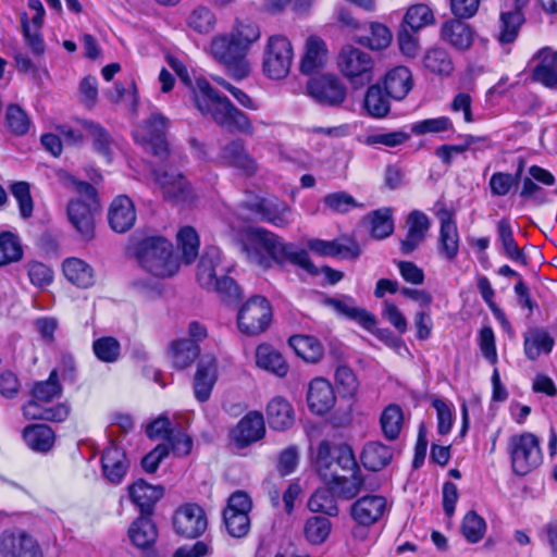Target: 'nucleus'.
I'll use <instances>...</instances> for the list:
<instances>
[{
  "label": "nucleus",
  "instance_id": "nucleus-1",
  "mask_svg": "<svg viewBox=\"0 0 557 557\" xmlns=\"http://www.w3.org/2000/svg\"><path fill=\"white\" fill-rule=\"evenodd\" d=\"M166 62L180 79L191 88L195 106L202 114H209L218 125L231 132L248 136L255 134L249 116L235 107L227 97L214 90L206 78H197L193 85L186 66L178 59L168 55Z\"/></svg>",
  "mask_w": 557,
  "mask_h": 557
},
{
  "label": "nucleus",
  "instance_id": "nucleus-2",
  "mask_svg": "<svg viewBox=\"0 0 557 557\" xmlns=\"http://www.w3.org/2000/svg\"><path fill=\"white\" fill-rule=\"evenodd\" d=\"M243 250L249 262L262 269H269L273 263L280 265L290 263L310 274L319 272L305 249L285 243L281 237L264 228H251L247 234Z\"/></svg>",
  "mask_w": 557,
  "mask_h": 557
},
{
  "label": "nucleus",
  "instance_id": "nucleus-3",
  "mask_svg": "<svg viewBox=\"0 0 557 557\" xmlns=\"http://www.w3.org/2000/svg\"><path fill=\"white\" fill-rule=\"evenodd\" d=\"M260 35L257 24L237 20L228 34L212 39L211 54L234 79H244L250 72L247 54Z\"/></svg>",
  "mask_w": 557,
  "mask_h": 557
},
{
  "label": "nucleus",
  "instance_id": "nucleus-4",
  "mask_svg": "<svg viewBox=\"0 0 557 557\" xmlns=\"http://www.w3.org/2000/svg\"><path fill=\"white\" fill-rule=\"evenodd\" d=\"M134 255L140 267L157 277H170L180 268L173 245L162 236H150L138 242Z\"/></svg>",
  "mask_w": 557,
  "mask_h": 557
},
{
  "label": "nucleus",
  "instance_id": "nucleus-5",
  "mask_svg": "<svg viewBox=\"0 0 557 557\" xmlns=\"http://www.w3.org/2000/svg\"><path fill=\"white\" fill-rule=\"evenodd\" d=\"M226 270L221 265L220 249L210 246L200 257L197 280L203 288L215 292L224 300L233 301L239 298L240 292L236 282L225 274Z\"/></svg>",
  "mask_w": 557,
  "mask_h": 557
},
{
  "label": "nucleus",
  "instance_id": "nucleus-6",
  "mask_svg": "<svg viewBox=\"0 0 557 557\" xmlns=\"http://www.w3.org/2000/svg\"><path fill=\"white\" fill-rule=\"evenodd\" d=\"M75 191L77 197L66 207L67 219L81 238L89 242L95 236V214L99 209L97 190L87 182H76Z\"/></svg>",
  "mask_w": 557,
  "mask_h": 557
},
{
  "label": "nucleus",
  "instance_id": "nucleus-7",
  "mask_svg": "<svg viewBox=\"0 0 557 557\" xmlns=\"http://www.w3.org/2000/svg\"><path fill=\"white\" fill-rule=\"evenodd\" d=\"M337 66L355 88L363 87L373 79L374 60L369 52L355 46L346 45L341 49Z\"/></svg>",
  "mask_w": 557,
  "mask_h": 557
},
{
  "label": "nucleus",
  "instance_id": "nucleus-8",
  "mask_svg": "<svg viewBox=\"0 0 557 557\" xmlns=\"http://www.w3.org/2000/svg\"><path fill=\"white\" fill-rule=\"evenodd\" d=\"M168 126V117L160 112H153L134 135L136 141L160 161L173 159L165 138Z\"/></svg>",
  "mask_w": 557,
  "mask_h": 557
},
{
  "label": "nucleus",
  "instance_id": "nucleus-9",
  "mask_svg": "<svg viewBox=\"0 0 557 557\" xmlns=\"http://www.w3.org/2000/svg\"><path fill=\"white\" fill-rule=\"evenodd\" d=\"M508 450L512 470L518 475L530 473L543 459L540 441L532 433L512 435L509 438Z\"/></svg>",
  "mask_w": 557,
  "mask_h": 557
},
{
  "label": "nucleus",
  "instance_id": "nucleus-10",
  "mask_svg": "<svg viewBox=\"0 0 557 557\" xmlns=\"http://www.w3.org/2000/svg\"><path fill=\"white\" fill-rule=\"evenodd\" d=\"M272 321V308L267 298L253 296L239 309L237 324L242 333L255 336L264 332Z\"/></svg>",
  "mask_w": 557,
  "mask_h": 557
},
{
  "label": "nucleus",
  "instance_id": "nucleus-11",
  "mask_svg": "<svg viewBox=\"0 0 557 557\" xmlns=\"http://www.w3.org/2000/svg\"><path fill=\"white\" fill-rule=\"evenodd\" d=\"M251 508V498L243 491H236L228 497L227 505L223 510V520L231 536L242 539L248 534Z\"/></svg>",
  "mask_w": 557,
  "mask_h": 557
},
{
  "label": "nucleus",
  "instance_id": "nucleus-12",
  "mask_svg": "<svg viewBox=\"0 0 557 557\" xmlns=\"http://www.w3.org/2000/svg\"><path fill=\"white\" fill-rule=\"evenodd\" d=\"M293 60V49L289 40L283 36H271L268 41L263 72L273 79L284 78Z\"/></svg>",
  "mask_w": 557,
  "mask_h": 557
},
{
  "label": "nucleus",
  "instance_id": "nucleus-13",
  "mask_svg": "<svg viewBox=\"0 0 557 557\" xmlns=\"http://www.w3.org/2000/svg\"><path fill=\"white\" fill-rule=\"evenodd\" d=\"M307 91L318 103L327 107L341 106L347 96L346 86L334 74H324L309 79Z\"/></svg>",
  "mask_w": 557,
  "mask_h": 557
},
{
  "label": "nucleus",
  "instance_id": "nucleus-14",
  "mask_svg": "<svg viewBox=\"0 0 557 557\" xmlns=\"http://www.w3.org/2000/svg\"><path fill=\"white\" fill-rule=\"evenodd\" d=\"M173 524L177 534L187 539H195L207 530L208 520L200 506L187 504L176 510Z\"/></svg>",
  "mask_w": 557,
  "mask_h": 557
},
{
  "label": "nucleus",
  "instance_id": "nucleus-15",
  "mask_svg": "<svg viewBox=\"0 0 557 557\" xmlns=\"http://www.w3.org/2000/svg\"><path fill=\"white\" fill-rule=\"evenodd\" d=\"M0 552L3 557H44L37 540L24 531L4 533Z\"/></svg>",
  "mask_w": 557,
  "mask_h": 557
},
{
  "label": "nucleus",
  "instance_id": "nucleus-16",
  "mask_svg": "<svg viewBox=\"0 0 557 557\" xmlns=\"http://www.w3.org/2000/svg\"><path fill=\"white\" fill-rule=\"evenodd\" d=\"M387 508L386 498L381 495H366L358 498L350 507L351 518L360 525L376 523Z\"/></svg>",
  "mask_w": 557,
  "mask_h": 557
},
{
  "label": "nucleus",
  "instance_id": "nucleus-17",
  "mask_svg": "<svg viewBox=\"0 0 557 557\" xmlns=\"http://www.w3.org/2000/svg\"><path fill=\"white\" fill-rule=\"evenodd\" d=\"M407 234L400 239L399 249L403 255L412 253L424 240L431 227L429 216L419 210L411 211L406 220Z\"/></svg>",
  "mask_w": 557,
  "mask_h": 557
},
{
  "label": "nucleus",
  "instance_id": "nucleus-18",
  "mask_svg": "<svg viewBox=\"0 0 557 557\" xmlns=\"http://www.w3.org/2000/svg\"><path fill=\"white\" fill-rule=\"evenodd\" d=\"M370 479V476H364L361 471H354L350 476L334 473L326 483L332 485V490L338 497L349 500L362 491H373L377 487V484Z\"/></svg>",
  "mask_w": 557,
  "mask_h": 557
},
{
  "label": "nucleus",
  "instance_id": "nucleus-19",
  "mask_svg": "<svg viewBox=\"0 0 557 557\" xmlns=\"http://www.w3.org/2000/svg\"><path fill=\"white\" fill-rule=\"evenodd\" d=\"M101 468L103 476L109 482L120 484L129 468L124 449L114 443L106 447L101 456Z\"/></svg>",
  "mask_w": 557,
  "mask_h": 557
},
{
  "label": "nucleus",
  "instance_id": "nucleus-20",
  "mask_svg": "<svg viewBox=\"0 0 557 557\" xmlns=\"http://www.w3.org/2000/svg\"><path fill=\"white\" fill-rule=\"evenodd\" d=\"M108 221L116 233H125L134 226L136 209L128 196L120 195L113 199L109 208Z\"/></svg>",
  "mask_w": 557,
  "mask_h": 557
},
{
  "label": "nucleus",
  "instance_id": "nucleus-21",
  "mask_svg": "<svg viewBox=\"0 0 557 557\" xmlns=\"http://www.w3.org/2000/svg\"><path fill=\"white\" fill-rule=\"evenodd\" d=\"M220 160L226 165L243 171L246 175H253L258 171L256 160L248 153L242 139H234L223 146Z\"/></svg>",
  "mask_w": 557,
  "mask_h": 557
},
{
  "label": "nucleus",
  "instance_id": "nucleus-22",
  "mask_svg": "<svg viewBox=\"0 0 557 557\" xmlns=\"http://www.w3.org/2000/svg\"><path fill=\"white\" fill-rule=\"evenodd\" d=\"M265 433L261 412L250 411L244 416L233 430V438L239 447H245L262 438Z\"/></svg>",
  "mask_w": 557,
  "mask_h": 557
},
{
  "label": "nucleus",
  "instance_id": "nucleus-23",
  "mask_svg": "<svg viewBox=\"0 0 557 557\" xmlns=\"http://www.w3.org/2000/svg\"><path fill=\"white\" fill-rule=\"evenodd\" d=\"M216 379V359L214 357H203L197 366V370L194 377L195 397L200 403H205L210 398Z\"/></svg>",
  "mask_w": 557,
  "mask_h": 557
},
{
  "label": "nucleus",
  "instance_id": "nucleus-24",
  "mask_svg": "<svg viewBox=\"0 0 557 557\" xmlns=\"http://www.w3.org/2000/svg\"><path fill=\"white\" fill-rule=\"evenodd\" d=\"M441 220L438 252L445 259L454 260L459 251V235L453 214L447 210L438 212Z\"/></svg>",
  "mask_w": 557,
  "mask_h": 557
},
{
  "label": "nucleus",
  "instance_id": "nucleus-25",
  "mask_svg": "<svg viewBox=\"0 0 557 557\" xmlns=\"http://www.w3.org/2000/svg\"><path fill=\"white\" fill-rule=\"evenodd\" d=\"M336 400L333 386L322 377L313 379L308 388L307 403L315 414H324L334 406Z\"/></svg>",
  "mask_w": 557,
  "mask_h": 557
},
{
  "label": "nucleus",
  "instance_id": "nucleus-26",
  "mask_svg": "<svg viewBox=\"0 0 557 557\" xmlns=\"http://www.w3.org/2000/svg\"><path fill=\"white\" fill-rule=\"evenodd\" d=\"M163 494L162 485H151L144 480H137L128 486L129 498L139 508L141 515H151L154 505Z\"/></svg>",
  "mask_w": 557,
  "mask_h": 557
},
{
  "label": "nucleus",
  "instance_id": "nucleus-27",
  "mask_svg": "<svg viewBox=\"0 0 557 557\" xmlns=\"http://www.w3.org/2000/svg\"><path fill=\"white\" fill-rule=\"evenodd\" d=\"M309 249L321 257H342L356 259L360 255L359 245L350 239L322 240L311 239Z\"/></svg>",
  "mask_w": 557,
  "mask_h": 557
},
{
  "label": "nucleus",
  "instance_id": "nucleus-28",
  "mask_svg": "<svg viewBox=\"0 0 557 557\" xmlns=\"http://www.w3.org/2000/svg\"><path fill=\"white\" fill-rule=\"evenodd\" d=\"M255 210L260 214L261 220L277 227H285L293 222L292 208L277 199H260Z\"/></svg>",
  "mask_w": 557,
  "mask_h": 557
},
{
  "label": "nucleus",
  "instance_id": "nucleus-29",
  "mask_svg": "<svg viewBox=\"0 0 557 557\" xmlns=\"http://www.w3.org/2000/svg\"><path fill=\"white\" fill-rule=\"evenodd\" d=\"M554 345V338L543 327L529 329L523 335L524 355L531 361L537 360L542 354H550Z\"/></svg>",
  "mask_w": 557,
  "mask_h": 557
},
{
  "label": "nucleus",
  "instance_id": "nucleus-30",
  "mask_svg": "<svg viewBox=\"0 0 557 557\" xmlns=\"http://www.w3.org/2000/svg\"><path fill=\"white\" fill-rule=\"evenodd\" d=\"M441 39L457 50H467L473 41L470 26L460 20H450L441 27Z\"/></svg>",
  "mask_w": 557,
  "mask_h": 557
},
{
  "label": "nucleus",
  "instance_id": "nucleus-31",
  "mask_svg": "<svg viewBox=\"0 0 557 557\" xmlns=\"http://www.w3.org/2000/svg\"><path fill=\"white\" fill-rule=\"evenodd\" d=\"M327 60V49L325 42L311 36L306 41L305 54L300 62V71L306 75H311L324 66Z\"/></svg>",
  "mask_w": 557,
  "mask_h": 557
},
{
  "label": "nucleus",
  "instance_id": "nucleus-32",
  "mask_svg": "<svg viewBox=\"0 0 557 557\" xmlns=\"http://www.w3.org/2000/svg\"><path fill=\"white\" fill-rule=\"evenodd\" d=\"M324 304L333 308L338 314L357 321L368 330L375 325V318L367 310L355 307L354 299L350 297H345L343 299L329 297L324 299Z\"/></svg>",
  "mask_w": 557,
  "mask_h": 557
},
{
  "label": "nucleus",
  "instance_id": "nucleus-33",
  "mask_svg": "<svg viewBox=\"0 0 557 557\" xmlns=\"http://www.w3.org/2000/svg\"><path fill=\"white\" fill-rule=\"evenodd\" d=\"M385 91L392 99L403 100L412 88V75L408 67L396 66L386 73Z\"/></svg>",
  "mask_w": 557,
  "mask_h": 557
},
{
  "label": "nucleus",
  "instance_id": "nucleus-34",
  "mask_svg": "<svg viewBox=\"0 0 557 557\" xmlns=\"http://www.w3.org/2000/svg\"><path fill=\"white\" fill-rule=\"evenodd\" d=\"M149 516L150 515H141L128 529V536L132 543L140 549L151 547L158 537L157 527Z\"/></svg>",
  "mask_w": 557,
  "mask_h": 557
},
{
  "label": "nucleus",
  "instance_id": "nucleus-35",
  "mask_svg": "<svg viewBox=\"0 0 557 557\" xmlns=\"http://www.w3.org/2000/svg\"><path fill=\"white\" fill-rule=\"evenodd\" d=\"M267 417L270 426L277 431L289 429L295 421L292 405L283 397H275L268 404Z\"/></svg>",
  "mask_w": 557,
  "mask_h": 557
},
{
  "label": "nucleus",
  "instance_id": "nucleus-36",
  "mask_svg": "<svg viewBox=\"0 0 557 557\" xmlns=\"http://www.w3.org/2000/svg\"><path fill=\"white\" fill-rule=\"evenodd\" d=\"M360 458L364 468L380 471L392 461L393 450L380 442H369L364 445Z\"/></svg>",
  "mask_w": 557,
  "mask_h": 557
},
{
  "label": "nucleus",
  "instance_id": "nucleus-37",
  "mask_svg": "<svg viewBox=\"0 0 557 557\" xmlns=\"http://www.w3.org/2000/svg\"><path fill=\"white\" fill-rule=\"evenodd\" d=\"M256 363L259 368L267 370L280 377L288 372V364L282 354L270 345H259L256 349Z\"/></svg>",
  "mask_w": 557,
  "mask_h": 557
},
{
  "label": "nucleus",
  "instance_id": "nucleus-38",
  "mask_svg": "<svg viewBox=\"0 0 557 557\" xmlns=\"http://www.w3.org/2000/svg\"><path fill=\"white\" fill-rule=\"evenodd\" d=\"M200 355V346L187 338L175 339L170 345V356L174 368H188Z\"/></svg>",
  "mask_w": 557,
  "mask_h": 557
},
{
  "label": "nucleus",
  "instance_id": "nucleus-39",
  "mask_svg": "<svg viewBox=\"0 0 557 557\" xmlns=\"http://www.w3.org/2000/svg\"><path fill=\"white\" fill-rule=\"evenodd\" d=\"M297 356L310 363L319 362L324 354L321 342L310 335H294L288 341Z\"/></svg>",
  "mask_w": 557,
  "mask_h": 557
},
{
  "label": "nucleus",
  "instance_id": "nucleus-40",
  "mask_svg": "<svg viewBox=\"0 0 557 557\" xmlns=\"http://www.w3.org/2000/svg\"><path fill=\"white\" fill-rule=\"evenodd\" d=\"M497 236L500 242L505 256L511 261L527 265L528 259L522 249H520L513 238V232L509 220L502 219L497 223Z\"/></svg>",
  "mask_w": 557,
  "mask_h": 557
},
{
  "label": "nucleus",
  "instance_id": "nucleus-41",
  "mask_svg": "<svg viewBox=\"0 0 557 557\" xmlns=\"http://www.w3.org/2000/svg\"><path fill=\"white\" fill-rule=\"evenodd\" d=\"M63 273L72 284L87 288L94 284V271L89 264L78 258H67L63 262Z\"/></svg>",
  "mask_w": 557,
  "mask_h": 557
},
{
  "label": "nucleus",
  "instance_id": "nucleus-42",
  "mask_svg": "<svg viewBox=\"0 0 557 557\" xmlns=\"http://www.w3.org/2000/svg\"><path fill=\"white\" fill-rule=\"evenodd\" d=\"M391 97L383 91L380 85H371L364 95L363 108L368 115L382 119L391 111Z\"/></svg>",
  "mask_w": 557,
  "mask_h": 557
},
{
  "label": "nucleus",
  "instance_id": "nucleus-43",
  "mask_svg": "<svg viewBox=\"0 0 557 557\" xmlns=\"http://www.w3.org/2000/svg\"><path fill=\"white\" fill-rule=\"evenodd\" d=\"M23 438L33 450L47 451L53 446L54 433L46 424H32L24 429Z\"/></svg>",
  "mask_w": 557,
  "mask_h": 557
},
{
  "label": "nucleus",
  "instance_id": "nucleus-44",
  "mask_svg": "<svg viewBox=\"0 0 557 557\" xmlns=\"http://www.w3.org/2000/svg\"><path fill=\"white\" fill-rule=\"evenodd\" d=\"M524 23V16L521 10L503 12L498 23L497 39L502 45L512 44L518 37L519 29Z\"/></svg>",
  "mask_w": 557,
  "mask_h": 557
},
{
  "label": "nucleus",
  "instance_id": "nucleus-45",
  "mask_svg": "<svg viewBox=\"0 0 557 557\" xmlns=\"http://www.w3.org/2000/svg\"><path fill=\"white\" fill-rule=\"evenodd\" d=\"M549 53L550 48L548 47L539 51L541 61L533 71V78L548 88H557V64Z\"/></svg>",
  "mask_w": 557,
  "mask_h": 557
},
{
  "label": "nucleus",
  "instance_id": "nucleus-46",
  "mask_svg": "<svg viewBox=\"0 0 557 557\" xmlns=\"http://www.w3.org/2000/svg\"><path fill=\"white\" fill-rule=\"evenodd\" d=\"M78 123L92 138L95 151L102 154L110 162L112 144L110 134L100 124L92 121L79 120Z\"/></svg>",
  "mask_w": 557,
  "mask_h": 557
},
{
  "label": "nucleus",
  "instance_id": "nucleus-47",
  "mask_svg": "<svg viewBox=\"0 0 557 557\" xmlns=\"http://www.w3.org/2000/svg\"><path fill=\"white\" fill-rule=\"evenodd\" d=\"M404 422V413L397 404H391L384 408L380 424L385 438L389 441L396 440L401 431Z\"/></svg>",
  "mask_w": 557,
  "mask_h": 557
},
{
  "label": "nucleus",
  "instance_id": "nucleus-48",
  "mask_svg": "<svg viewBox=\"0 0 557 557\" xmlns=\"http://www.w3.org/2000/svg\"><path fill=\"white\" fill-rule=\"evenodd\" d=\"M435 21L433 11L424 3H417L407 9L400 26L410 28L413 33H418Z\"/></svg>",
  "mask_w": 557,
  "mask_h": 557
},
{
  "label": "nucleus",
  "instance_id": "nucleus-49",
  "mask_svg": "<svg viewBox=\"0 0 557 557\" xmlns=\"http://www.w3.org/2000/svg\"><path fill=\"white\" fill-rule=\"evenodd\" d=\"M334 455L335 446H332L327 441H322L319 444L314 459V468L324 482H327L332 474L337 473Z\"/></svg>",
  "mask_w": 557,
  "mask_h": 557
},
{
  "label": "nucleus",
  "instance_id": "nucleus-50",
  "mask_svg": "<svg viewBox=\"0 0 557 557\" xmlns=\"http://www.w3.org/2000/svg\"><path fill=\"white\" fill-rule=\"evenodd\" d=\"M332 487L318 488L308 500V508L312 512H323L330 517L338 513V507Z\"/></svg>",
  "mask_w": 557,
  "mask_h": 557
},
{
  "label": "nucleus",
  "instance_id": "nucleus-51",
  "mask_svg": "<svg viewBox=\"0 0 557 557\" xmlns=\"http://www.w3.org/2000/svg\"><path fill=\"white\" fill-rule=\"evenodd\" d=\"M423 65L426 70L438 75H449L454 64L449 53L443 48H432L423 57Z\"/></svg>",
  "mask_w": 557,
  "mask_h": 557
},
{
  "label": "nucleus",
  "instance_id": "nucleus-52",
  "mask_svg": "<svg viewBox=\"0 0 557 557\" xmlns=\"http://www.w3.org/2000/svg\"><path fill=\"white\" fill-rule=\"evenodd\" d=\"M371 235L376 239L388 237L394 231L393 212L389 208H381L369 214Z\"/></svg>",
  "mask_w": 557,
  "mask_h": 557
},
{
  "label": "nucleus",
  "instance_id": "nucleus-53",
  "mask_svg": "<svg viewBox=\"0 0 557 557\" xmlns=\"http://www.w3.org/2000/svg\"><path fill=\"white\" fill-rule=\"evenodd\" d=\"M23 258V249L16 235L11 232L0 234V267L17 262Z\"/></svg>",
  "mask_w": 557,
  "mask_h": 557
},
{
  "label": "nucleus",
  "instance_id": "nucleus-54",
  "mask_svg": "<svg viewBox=\"0 0 557 557\" xmlns=\"http://www.w3.org/2000/svg\"><path fill=\"white\" fill-rule=\"evenodd\" d=\"M332 529L331 521L325 517H310L304 527V533L311 544L318 545L325 542Z\"/></svg>",
  "mask_w": 557,
  "mask_h": 557
},
{
  "label": "nucleus",
  "instance_id": "nucleus-55",
  "mask_svg": "<svg viewBox=\"0 0 557 557\" xmlns=\"http://www.w3.org/2000/svg\"><path fill=\"white\" fill-rule=\"evenodd\" d=\"M177 243L183 252L185 263L190 264L198 256L199 237L195 228L185 226L177 233Z\"/></svg>",
  "mask_w": 557,
  "mask_h": 557
},
{
  "label": "nucleus",
  "instance_id": "nucleus-56",
  "mask_svg": "<svg viewBox=\"0 0 557 557\" xmlns=\"http://www.w3.org/2000/svg\"><path fill=\"white\" fill-rule=\"evenodd\" d=\"M216 18L207 7L199 5L191 11L187 18L188 26L199 34H208L214 29Z\"/></svg>",
  "mask_w": 557,
  "mask_h": 557
},
{
  "label": "nucleus",
  "instance_id": "nucleus-57",
  "mask_svg": "<svg viewBox=\"0 0 557 557\" xmlns=\"http://www.w3.org/2000/svg\"><path fill=\"white\" fill-rule=\"evenodd\" d=\"M335 384L343 397L356 396L359 382L355 372L347 366H338L335 371Z\"/></svg>",
  "mask_w": 557,
  "mask_h": 557
},
{
  "label": "nucleus",
  "instance_id": "nucleus-58",
  "mask_svg": "<svg viewBox=\"0 0 557 557\" xmlns=\"http://www.w3.org/2000/svg\"><path fill=\"white\" fill-rule=\"evenodd\" d=\"M92 350L100 361L112 363L119 359L121 346L114 337L104 336L94 342Z\"/></svg>",
  "mask_w": 557,
  "mask_h": 557
},
{
  "label": "nucleus",
  "instance_id": "nucleus-59",
  "mask_svg": "<svg viewBox=\"0 0 557 557\" xmlns=\"http://www.w3.org/2000/svg\"><path fill=\"white\" fill-rule=\"evenodd\" d=\"M33 397L39 401H51L61 395V386L58 382V371L52 370L48 380L35 383L32 391Z\"/></svg>",
  "mask_w": 557,
  "mask_h": 557
},
{
  "label": "nucleus",
  "instance_id": "nucleus-60",
  "mask_svg": "<svg viewBox=\"0 0 557 557\" xmlns=\"http://www.w3.org/2000/svg\"><path fill=\"white\" fill-rule=\"evenodd\" d=\"M391 39L392 34L386 26L380 23H372L370 25V34L360 37L358 42L368 46L372 50H381L389 45Z\"/></svg>",
  "mask_w": 557,
  "mask_h": 557
},
{
  "label": "nucleus",
  "instance_id": "nucleus-61",
  "mask_svg": "<svg viewBox=\"0 0 557 557\" xmlns=\"http://www.w3.org/2000/svg\"><path fill=\"white\" fill-rule=\"evenodd\" d=\"M486 523L475 511H469L462 520L461 533L470 542H479L485 533Z\"/></svg>",
  "mask_w": 557,
  "mask_h": 557
},
{
  "label": "nucleus",
  "instance_id": "nucleus-62",
  "mask_svg": "<svg viewBox=\"0 0 557 557\" xmlns=\"http://www.w3.org/2000/svg\"><path fill=\"white\" fill-rule=\"evenodd\" d=\"M7 125L15 135H24L27 133L30 121L26 112L17 104H10L5 113Z\"/></svg>",
  "mask_w": 557,
  "mask_h": 557
},
{
  "label": "nucleus",
  "instance_id": "nucleus-63",
  "mask_svg": "<svg viewBox=\"0 0 557 557\" xmlns=\"http://www.w3.org/2000/svg\"><path fill=\"white\" fill-rule=\"evenodd\" d=\"M410 138V135L404 131H394L387 133H375L368 135L364 138V144L367 146H386L389 148H394L405 144Z\"/></svg>",
  "mask_w": 557,
  "mask_h": 557
},
{
  "label": "nucleus",
  "instance_id": "nucleus-64",
  "mask_svg": "<svg viewBox=\"0 0 557 557\" xmlns=\"http://www.w3.org/2000/svg\"><path fill=\"white\" fill-rule=\"evenodd\" d=\"M11 193L18 203L20 214L28 219L33 214L34 202L30 196V187L26 182H16L11 186Z\"/></svg>",
  "mask_w": 557,
  "mask_h": 557
}]
</instances>
